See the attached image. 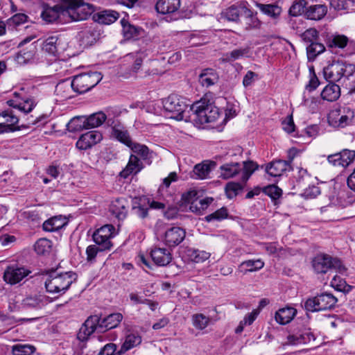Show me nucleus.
I'll return each instance as SVG.
<instances>
[{"instance_id":"f257e3e1","label":"nucleus","mask_w":355,"mask_h":355,"mask_svg":"<svg viewBox=\"0 0 355 355\" xmlns=\"http://www.w3.org/2000/svg\"><path fill=\"white\" fill-rule=\"evenodd\" d=\"M122 319L123 315L120 313H111L103 319L97 315H91L80 327L77 338L80 341H85L96 331L103 333L116 327Z\"/></svg>"},{"instance_id":"f03ea898","label":"nucleus","mask_w":355,"mask_h":355,"mask_svg":"<svg viewBox=\"0 0 355 355\" xmlns=\"http://www.w3.org/2000/svg\"><path fill=\"white\" fill-rule=\"evenodd\" d=\"M190 110L191 120L198 125L214 122L220 116L219 109L205 98L193 103Z\"/></svg>"},{"instance_id":"7ed1b4c3","label":"nucleus","mask_w":355,"mask_h":355,"mask_svg":"<svg viewBox=\"0 0 355 355\" xmlns=\"http://www.w3.org/2000/svg\"><path fill=\"white\" fill-rule=\"evenodd\" d=\"M76 279L74 272L69 271L58 272L52 271L48 275L45 281V288L50 293H64Z\"/></svg>"},{"instance_id":"20e7f679","label":"nucleus","mask_w":355,"mask_h":355,"mask_svg":"<svg viewBox=\"0 0 355 355\" xmlns=\"http://www.w3.org/2000/svg\"><path fill=\"white\" fill-rule=\"evenodd\" d=\"M246 1H241L227 8L221 13V18L230 21H237L240 15H245L250 20V28H259L261 21L254 15L253 12L248 7Z\"/></svg>"},{"instance_id":"39448f33","label":"nucleus","mask_w":355,"mask_h":355,"mask_svg":"<svg viewBox=\"0 0 355 355\" xmlns=\"http://www.w3.org/2000/svg\"><path fill=\"white\" fill-rule=\"evenodd\" d=\"M355 70L354 65L343 61L334 60L323 68L322 73L325 80L329 83L338 82L342 78H348Z\"/></svg>"},{"instance_id":"423d86ee","label":"nucleus","mask_w":355,"mask_h":355,"mask_svg":"<svg viewBox=\"0 0 355 355\" xmlns=\"http://www.w3.org/2000/svg\"><path fill=\"white\" fill-rule=\"evenodd\" d=\"M67 6L64 13L71 21L86 20L95 11L92 4L85 3L83 0H64Z\"/></svg>"},{"instance_id":"0eeeda50","label":"nucleus","mask_w":355,"mask_h":355,"mask_svg":"<svg viewBox=\"0 0 355 355\" xmlns=\"http://www.w3.org/2000/svg\"><path fill=\"white\" fill-rule=\"evenodd\" d=\"M188 105L187 100L177 94H171L163 101L164 110L171 114L169 117L178 121L187 120L184 114Z\"/></svg>"},{"instance_id":"6e6552de","label":"nucleus","mask_w":355,"mask_h":355,"mask_svg":"<svg viewBox=\"0 0 355 355\" xmlns=\"http://www.w3.org/2000/svg\"><path fill=\"white\" fill-rule=\"evenodd\" d=\"M102 78L101 73L97 71L80 73L73 77L71 87L75 92L83 94L94 87Z\"/></svg>"},{"instance_id":"1a4fd4ad","label":"nucleus","mask_w":355,"mask_h":355,"mask_svg":"<svg viewBox=\"0 0 355 355\" xmlns=\"http://www.w3.org/2000/svg\"><path fill=\"white\" fill-rule=\"evenodd\" d=\"M354 117L353 110L349 107H339L332 110L328 114V123L334 127L343 128L352 122Z\"/></svg>"},{"instance_id":"9d476101","label":"nucleus","mask_w":355,"mask_h":355,"mask_svg":"<svg viewBox=\"0 0 355 355\" xmlns=\"http://www.w3.org/2000/svg\"><path fill=\"white\" fill-rule=\"evenodd\" d=\"M336 302L337 299L332 294L324 293L307 299L304 306L307 311L315 312L330 309L334 306Z\"/></svg>"},{"instance_id":"9b49d317","label":"nucleus","mask_w":355,"mask_h":355,"mask_svg":"<svg viewBox=\"0 0 355 355\" xmlns=\"http://www.w3.org/2000/svg\"><path fill=\"white\" fill-rule=\"evenodd\" d=\"M313 268L315 272L324 274L329 270L335 268L340 271L344 268L339 259L326 254H318L312 261Z\"/></svg>"},{"instance_id":"f8f14e48","label":"nucleus","mask_w":355,"mask_h":355,"mask_svg":"<svg viewBox=\"0 0 355 355\" xmlns=\"http://www.w3.org/2000/svg\"><path fill=\"white\" fill-rule=\"evenodd\" d=\"M19 117L12 110L0 113V133L11 132L19 130Z\"/></svg>"},{"instance_id":"ddd939ff","label":"nucleus","mask_w":355,"mask_h":355,"mask_svg":"<svg viewBox=\"0 0 355 355\" xmlns=\"http://www.w3.org/2000/svg\"><path fill=\"white\" fill-rule=\"evenodd\" d=\"M7 104L24 114H28L33 110L37 103L33 98H24L19 93L15 92L14 98L7 101Z\"/></svg>"},{"instance_id":"4468645a","label":"nucleus","mask_w":355,"mask_h":355,"mask_svg":"<svg viewBox=\"0 0 355 355\" xmlns=\"http://www.w3.org/2000/svg\"><path fill=\"white\" fill-rule=\"evenodd\" d=\"M31 271L24 268L17 266H8L3 273V279L6 282L15 284L28 276Z\"/></svg>"},{"instance_id":"2eb2a0df","label":"nucleus","mask_w":355,"mask_h":355,"mask_svg":"<svg viewBox=\"0 0 355 355\" xmlns=\"http://www.w3.org/2000/svg\"><path fill=\"white\" fill-rule=\"evenodd\" d=\"M103 139L102 134L96 130L89 131L82 135L76 142V147L87 150L99 143Z\"/></svg>"},{"instance_id":"dca6fc26","label":"nucleus","mask_w":355,"mask_h":355,"mask_svg":"<svg viewBox=\"0 0 355 355\" xmlns=\"http://www.w3.org/2000/svg\"><path fill=\"white\" fill-rule=\"evenodd\" d=\"M354 150L345 149L338 153L329 155L327 160L334 166L347 167L354 161Z\"/></svg>"},{"instance_id":"f3484780","label":"nucleus","mask_w":355,"mask_h":355,"mask_svg":"<svg viewBox=\"0 0 355 355\" xmlns=\"http://www.w3.org/2000/svg\"><path fill=\"white\" fill-rule=\"evenodd\" d=\"M185 230L179 227H173L166 231L164 243L166 245L174 247L182 242L185 238Z\"/></svg>"},{"instance_id":"a211bd4d","label":"nucleus","mask_w":355,"mask_h":355,"mask_svg":"<svg viewBox=\"0 0 355 355\" xmlns=\"http://www.w3.org/2000/svg\"><path fill=\"white\" fill-rule=\"evenodd\" d=\"M193 327L199 331L205 330L209 325L218 321L220 318L216 316H207L202 313H194L191 318Z\"/></svg>"},{"instance_id":"6ab92c4d","label":"nucleus","mask_w":355,"mask_h":355,"mask_svg":"<svg viewBox=\"0 0 355 355\" xmlns=\"http://www.w3.org/2000/svg\"><path fill=\"white\" fill-rule=\"evenodd\" d=\"M150 257L154 263L159 266H165L172 260V254L165 248H154L150 251Z\"/></svg>"},{"instance_id":"aec40b11","label":"nucleus","mask_w":355,"mask_h":355,"mask_svg":"<svg viewBox=\"0 0 355 355\" xmlns=\"http://www.w3.org/2000/svg\"><path fill=\"white\" fill-rule=\"evenodd\" d=\"M65 8L62 6L55 5L54 6H44L41 17L44 21L47 23H53L57 21L60 15L67 16L64 13Z\"/></svg>"},{"instance_id":"412c9836","label":"nucleus","mask_w":355,"mask_h":355,"mask_svg":"<svg viewBox=\"0 0 355 355\" xmlns=\"http://www.w3.org/2000/svg\"><path fill=\"white\" fill-rule=\"evenodd\" d=\"M292 159L293 157L291 160ZM291 162L281 159L272 162L267 166L266 172L268 175L273 177L281 176L284 172L291 169Z\"/></svg>"},{"instance_id":"4be33fe9","label":"nucleus","mask_w":355,"mask_h":355,"mask_svg":"<svg viewBox=\"0 0 355 355\" xmlns=\"http://www.w3.org/2000/svg\"><path fill=\"white\" fill-rule=\"evenodd\" d=\"M143 168V164L135 155H130L125 168L121 171L119 175L121 178H127L131 174H137Z\"/></svg>"},{"instance_id":"5701e85b","label":"nucleus","mask_w":355,"mask_h":355,"mask_svg":"<svg viewBox=\"0 0 355 355\" xmlns=\"http://www.w3.org/2000/svg\"><path fill=\"white\" fill-rule=\"evenodd\" d=\"M180 5V0H158L155 9L162 15L171 14L178 11Z\"/></svg>"},{"instance_id":"b1692460","label":"nucleus","mask_w":355,"mask_h":355,"mask_svg":"<svg viewBox=\"0 0 355 355\" xmlns=\"http://www.w3.org/2000/svg\"><path fill=\"white\" fill-rule=\"evenodd\" d=\"M110 211L119 220H123L127 215V201L124 198H116L111 202Z\"/></svg>"},{"instance_id":"393cba45","label":"nucleus","mask_w":355,"mask_h":355,"mask_svg":"<svg viewBox=\"0 0 355 355\" xmlns=\"http://www.w3.org/2000/svg\"><path fill=\"white\" fill-rule=\"evenodd\" d=\"M59 46L58 35H48L42 39V49L49 55L55 56L58 53Z\"/></svg>"},{"instance_id":"a878e982","label":"nucleus","mask_w":355,"mask_h":355,"mask_svg":"<svg viewBox=\"0 0 355 355\" xmlns=\"http://www.w3.org/2000/svg\"><path fill=\"white\" fill-rule=\"evenodd\" d=\"M220 177L224 180L232 178L241 171V164L239 162L225 163L220 166Z\"/></svg>"},{"instance_id":"bb28decb","label":"nucleus","mask_w":355,"mask_h":355,"mask_svg":"<svg viewBox=\"0 0 355 355\" xmlns=\"http://www.w3.org/2000/svg\"><path fill=\"white\" fill-rule=\"evenodd\" d=\"M297 314V310L293 307L286 306L279 309L275 315L276 322L284 325L293 320Z\"/></svg>"},{"instance_id":"cd10ccee","label":"nucleus","mask_w":355,"mask_h":355,"mask_svg":"<svg viewBox=\"0 0 355 355\" xmlns=\"http://www.w3.org/2000/svg\"><path fill=\"white\" fill-rule=\"evenodd\" d=\"M219 76L215 69L207 68L199 75V82L203 86L209 87L217 83Z\"/></svg>"},{"instance_id":"c85d7f7f","label":"nucleus","mask_w":355,"mask_h":355,"mask_svg":"<svg viewBox=\"0 0 355 355\" xmlns=\"http://www.w3.org/2000/svg\"><path fill=\"white\" fill-rule=\"evenodd\" d=\"M216 165L214 162H206L196 164L193 170V177L199 180L207 178Z\"/></svg>"},{"instance_id":"c756f323","label":"nucleus","mask_w":355,"mask_h":355,"mask_svg":"<svg viewBox=\"0 0 355 355\" xmlns=\"http://www.w3.org/2000/svg\"><path fill=\"white\" fill-rule=\"evenodd\" d=\"M340 96V88L334 83H329L324 87L321 92V97L327 101H335Z\"/></svg>"},{"instance_id":"7c9ffc66","label":"nucleus","mask_w":355,"mask_h":355,"mask_svg":"<svg viewBox=\"0 0 355 355\" xmlns=\"http://www.w3.org/2000/svg\"><path fill=\"white\" fill-rule=\"evenodd\" d=\"M112 137L115 138L119 141L123 143L128 147L131 144V140L128 130L120 124H116L112 128L111 132Z\"/></svg>"},{"instance_id":"2f4dec72","label":"nucleus","mask_w":355,"mask_h":355,"mask_svg":"<svg viewBox=\"0 0 355 355\" xmlns=\"http://www.w3.org/2000/svg\"><path fill=\"white\" fill-rule=\"evenodd\" d=\"M141 340V337L137 333H130L127 334L119 349V353L125 354L126 352L139 345Z\"/></svg>"},{"instance_id":"473e14b6","label":"nucleus","mask_w":355,"mask_h":355,"mask_svg":"<svg viewBox=\"0 0 355 355\" xmlns=\"http://www.w3.org/2000/svg\"><path fill=\"white\" fill-rule=\"evenodd\" d=\"M327 12V6L318 4L308 7L305 11V15L311 20H320L325 16Z\"/></svg>"},{"instance_id":"72a5a7b5","label":"nucleus","mask_w":355,"mask_h":355,"mask_svg":"<svg viewBox=\"0 0 355 355\" xmlns=\"http://www.w3.org/2000/svg\"><path fill=\"white\" fill-rule=\"evenodd\" d=\"M119 14L114 10H103L94 15V19L99 24L109 25L114 23Z\"/></svg>"},{"instance_id":"f704fd0d","label":"nucleus","mask_w":355,"mask_h":355,"mask_svg":"<svg viewBox=\"0 0 355 355\" xmlns=\"http://www.w3.org/2000/svg\"><path fill=\"white\" fill-rule=\"evenodd\" d=\"M250 49L249 47H243L234 49L224 55V60L232 62L236 60L250 57Z\"/></svg>"},{"instance_id":"c9c22d12","label":"nucleus","mask_w":355,"mask_h":355,"mask_svg":"<svg viewBox=\"0 0 355 355\" xmlns=\"http://www.w3.org/2000/svg\"><path fill=\"white\" fill-rule=\"evenodd\" d=\"M144 58L145 55L144 53L141 52L130 53L125 57L126 61H132V64L130 68V74H136L139 72Z\"/></svg>"},{"instance_id":"e433bc0d","label":"nucleus","mask_w":355,"mask_h":355,"mask_svg":"<svg viewBox=\"0 0 355 355\" xmlns=\"http://www.w3.org/2000/svg\"><path fill=\"white\" fill-rule=\"evenodd\" d=\"M48 303L47 297L44 295H36L34 297H27L22 302L24 307L41 309Z\"/></svg>"},{"instance_id":"4c0bfd02","label":"nucleus","mask_w":355,"mask_h":355,"mask_svg":"<svg viewBox=\"0 0 355 355\" xmlns=\"http://www.w3.org/2000/svg\"><path fill=\"white\" fill-rule=\"evenodd\" d=\"M121 22L123 27V34L127 39H136L140 36L143 32V29L141 27L130 24L124 19H122Z\"/></svg>"},{"instance_id":"58836bf2","label":"nucleus","mask_w":355,"mask_h":355,"mask_svg":"<svg viewBox=\"0 0 355 355\" xmlns=\"http://www.w3.org/2000/svg\"><path fill=\"white\" fill-rule=\"evenodd\" d=\"M105 113L100 112L86 117V128H94L101 125L106 120Z\"/></svg>"},{"instance_id":"ea45409f","label":"nucleus","mask_w":355,"mask_h":355,"mask_svg":"<svg viewBox=\"0 0 355 355\" xmlns=\"http://www.w3.org/2000/svg\"><path fill=\"white\" fill-rule=\"evenodd\" d=\"M67 129L69 132H77L86 128V117L76 116L71 119L67 124Z\"/></svg>"},{"instance_id":"a19ab883","label":"nucleus","mask_w":355,"mask_h":355,"mask_svg":"<svg viewBox=\"0 0 355 355\" xmlns=\"http://www.w3.org/2000/svg\"><path fill=\"white\" fill-rule=\"evenodd\" d=\"M65 223L58 217H53L43 223V230L46 232H55L63 227Z\"/></svg>"},{"instance_id":"79ce46f5","label":"nucleus","mask_w":355,"mask_h":355,"mask_svg":"<svg viewBox=\"0 0 355 355\" xmlns=\"http://www.w3.org/2000/svg\"><path fill=\"white\" fill-rule=\"evenodd\" d=\"M241 164V171L240 173H241V180L243 182H245L258 168V165L252 161L243 162Z\"/></svg>"},{"instance_id":"37998d69","label":"nucleus","mask_w":355,"mask_h":355,"mask_svg":"<svg viewBox=\"0 0 355 355\" xmlns=\"http://www.w3.org/2000/svg\"><path fill=\"white\" fill-rule=\"evenodd\" d=\"M256 6L265 15L273 18H276L281 13V8L272 4H263L256 3Z\"/></svg>"},{"instance_id":"c03bdc74","label":"nucleus","mask_w":355,"mask_h":355,"mask_svg":"<svg viewBox=\"0 0 355 355\" xmlns=\"http://www.w3.org/2000/svg\"><path fill=\"white\" fill-rule=\"evenodd\" d=\"M128 147L134 153L139 155L142 159L146 160L150 158L151 153L146 145L132 141Z\"/></svg>"},{"instance_id":"a18cd8bd","label":"nucleus","mask_w":355,"mask_h":355,"mask_svg":"<svg viewBox=\"0 0 355 355\" xmlns=\"http://www.w3.org/2000/svg\"><path fill=\"white\" fill-rule=\"evenodd\" d=\"M243 189V185L239 182H230L225 187V191L229 199L235 198Z\"/></svg>"},{"instance_id":"49530a36","label":"nucleus","mask_w":355,"mask_h":355,"mask_svg":"<svg viewBox=\"0 0 355 355\" xmlns=\"http://www.w3.org/2000/svg\"><path fill=\"white\" fill-rule=\"evenodd\" d=\"M264 266V262L261 259H250L247 261H243L240 266V268H243L244 267H246L245 272H253L257 271Z\"/></svg>"},{"instance_id":"de8ad7c7","label":"nucleus","mask_w":355,"mask_h":355,"mask_svg":"<svg viewBox=\"0 0 355 355\" xmlns=\"http://www.w3.org/2000/svg\"><path fill=\"white\" fill-rule=\"evenodd\" d=\"M35 250L38 254H46L50 252L52 248V242L47 239H40L35 243Z\"/></svg>"},{"instance_id":"09e8293b","label":"nucleus","mask_w":355,"mask_h":355,"mask_svg":"<svg viewBox=\"0 0 355 355\" xmlns=\"http://www.w3.org/2000/svg\"><path fill=\"white\" fill-rule=\"evenodd\" d=\"M325 48L324 45L321 43L314 42L310 43V44L306 47L307 56L309 60H313L315 57L322 53L324 51Z\"/></svg>"},{"instance_id":"8fccbe9b","label":"nucleus","mask_w":355,"mask_h":355,"mask_svg":"<svg viewBox=\"0 0 355 355\" xmlns=\"http://www.w3.org/2000/svg\"><path fill=\"white\" fill-rule=\"evenodd\" d=\"M27 19L28 16L24 13L15 14L8 20L7 28L8 30H13L15 27L24 24Z\"/></svg>"},{"instance_id":"3c124183","label":"nucleus","mask_w":355,"mask_h":355,"mask_svg":"<svg viewBox=\"0 0 355 355\" xmlns=\"http://www.w3.org/2000/svg\"><path fill=\"white\" fill-rule=\"evenodd\" d=\"M306 1L305 0L295 1L289 9V14L293 17H297L304 12Z\"/></svg>"},{"instance_id":"603ef678","label":"nucleus","mask_w":355,"mask_h":355,"mask_svg":"<svg viewBox=\"0 0 355 355\" xmlns=\"http://www.w3.org/2000/svg\"><path fill=\"white\" fill-rule=\"evenodd\" d=\"M348 38L344 35H336L329 41L330 47H338L343 49L348 43Z\"/></svg>"},{"instance_id":"864d4df0","label":"nucleus","mask_w":355,"mask_h":355,"mask_svg":"<svg viewBox=\"0 0 355 355\" xmlns=\"http://www.w3.org/2000/svg\"><path fill=\"white\" fill-rule=\"evenodd\" d=\"M94 241L98 245H101V249L107 250L111 247V243L107 236L101 235L98 232L96 231L93 234Z\"/></svg>"},{"instance_id":"5fc2aeb1","label":"nucleus","mask_w":355,"mask_h":355,"mask_svg":"<svg viewBox=\"0 0 355 355\" xmlns=\"http://www.w3.org/2000/svg\"><path fill=\"white\" fill-rule=\"evenodd\" d=\"M35 348L28 345H16L12 347L14 355H31L34 353Z\"/></svg>"},{"instance_id":"6e6d98bb","label":"nucleus","mask_w":355,"mask_h":355,"mask_svg":"<svg viewBox=\"0 0 355 355\" xmlns=\"http://www.w3.org/2000/svg\"><path fill=\"white\" fill-rule=\"evenodd\" d=\"M189 255L194 262L200 263L207 260L210 253L204 250H193Z\"/></svg>"},{"instance_id":"4d7b16f0","label":"nucleus","mask_w":355,"mask_h":355,"mask_svg":"<svg viewBox=\"0 0 355 355\" xmlns=\"http://www.w3.org/2000/svg\"><path fill=\"white\" fill-rule=\"evenodd\" d=\"M142 201V199H139V201L135 200L132 206V210L137 216L144 218L148 215V208L144 207Z\"/></svg>"},{"instance_id":"13d9d810","label":"nucleus","mask_w":355,"mask_h":355,"mask_svg":"<svg viewBox=\"0 0 355 355\" xmlns=\"http://www.w3.org/2000/svg\"><path fill=\"white\" fill-rule=\"evenodd\" d=\"M227 216V211L226 208L222 207L215 212L207 216L205 219L208 222L214 220H221Z\"/></svg>"},{"instance_id":"bf43d9fd","label":"nucleus","mask_w":355,"mask_h":355,"mask_svg":"<svg viewBox=\"0 0 355 355\" xmlns=\"http://www.w3.org/2000/svg\"><path fill=\"white\" fill-rule=\"evenodd\" d=\"M265 194L270 196L272 200L278 199L282 196V189L276 185H268L263 189Z\"/></svg>"},{"instance_id":"052dcab7","label":"nucleus","mask_w":355,"mask_h":355,"mask_svg":"<svg viewBox=\"0 0 355 355\" xmlns=\"http://www.w3.org/2000/svg\"><path fill=\"white\" fill-rule=\"evenodd\" d=\"M302 37L306 42H314L318 40V32L315 28H309L302 33Z\"/></svg>"},{"instance_id":"680f3d73","label":"nucleus","mask_w":355,"mask_h":355,"mask_svg":"<svg viewBox=\"0 0 355 355\" xmlns=\"http://www.w3.org/2000/svg\"><path fill=\"white\" fill-rule=\"evenodd\" d=\"M119 349L116 351V345L114 343H108L101 350L98 355H122Z\"/></svg>"},{"instance_id":"e2e57ef3","label":"nucleus","mask_w":355,"mask_h":355,"mask_svg":"<svg viewBox=\"0 0 355 355\" xmlns=\"http://www.w3.org/2000/svg\"><path fill=\"white\" fill-rule=\"evenodd\" d=\"M320 193V190L318 187L309 186L304 190L302 196L306 199H311L317 197Z\"/></svg>"},{"instance_id":"0e129e2a","label":"nucleus","mask_w":355,"mask_h":355,"mask_svg":"<svg viewBox=\"0 0 355 355\" xmlns=\"http://www.w3.org/2000/svg\"><path fill=\"white\" fill-rule=\"evenodd\" d=\"M102 250H103L94 245H89L86 249L87 261L93 262L96 257L98 252Z\"/></svg>"},{"instance_id":"69168bd1","label":"nucleus","mask_w":355,"mask_h":355,"mask_svg":"<svg viewBox=\"0 0 355 355\" xmlns=\"http://www.w3.org/2000/svg\"><path fill=\"white\" fill-rule=\"evenodd\" d=\"M197 192L194 190L189 191L182 194V199L187 203H191L193 205L194 203L197 204L198 198H197ZM193 206L191 207L192 209Z\"/></svg>"},{"instance_id":"338daca9","label":"nucleus","mask_w":355,"mask_h":355,"mask_svg":"<svg viewBox=\"0 0 355 355\" xmlns=\"http://www.w3.org/2000/svg\"><path fill=\"white\" fill-rule=\"evenodd\" d=\"M302 105L309 107L311 110H314L317 107V98L306 95V92H304Z\"/></svg>"},{"instance_id":"774afa93","label":"nucleus","mask_w":355,"mask_h":355,"mask_svg":"<svg viewBox=\"0 0 355 355\" xmlns=\"http://www.w3.org/2000/svg\"><path fill=\"white\" fill-rule=\"evenodd\" d=\"M320 85V81L316 76L315 73L313 72L312 74H311L310 80L308 83V84L305 87V92H311L317 89V87Z\"/></svg>"}]
</instances>
